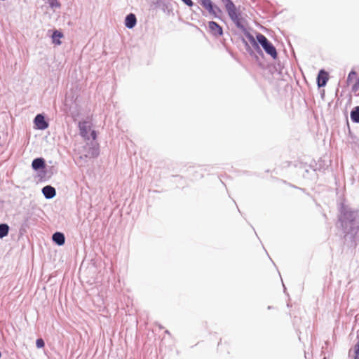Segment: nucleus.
I'll return each instance as SVG.
<instances>
[{"label":"nucleus","instance_id":"f257e3e1","mask_svg":"<svg viewBox=\"0 0 359 359\" xmlns=\"http://www.w3.org/2000/svg\"><path fill=\"white\" fill-rule=\"evenodd\" d=\"M339 222L345 242L351 247H355L359 242V211L341 203Z\"/></svg>","mask_w":359,"mask_h":359},{"label":"nucleus","instance_id":"f03ea898","mask_svg":"<svg viewBox=\"0 0 359 359\" xmlns=\"http://www.w3.org/2000/svg\"><path fill=\"white\" fill-rule=\"evenodd\" d=\"M256 38L266 53L276 60L278 57V53L273 44L261 33H257Z\"/></svg>","mask_w":359,"mask_h":359},{"label":"nucleus","instance_id":"7ed1b4c3","mask_svg":"<svg viewBox=\"0 0 359 359\" xmlns=\"http://www.w3.org/2000/svg\"><path fill=\"white\" fill-rule=\"evenodd\" d=\"M226 11L230 19L233 22L236 27L241 30L244 29L245 27L243 25V22L245 20L241 16V13L236 10V6H233V8H229Z\"/></svg>","mask_w":359,"mask_h":359},{"label":"nucleus","instance_id":"20e7f679","mask_svg":"<svg viewBox=\"0 0 359 359\" xmlns=\"http://www.w3.org/2000/svg\"><path fill=\"white\" fill-rule=\"evenodd\" d=\"M46 161L42 157L34 158L32 162V168L35 171H39V175L42 178L46 174Z\"/></svg>","mask_w":359,"mask_h":359},{"label":"nucleus","instance_id":"39448f33","mask_svg":"<svg viewBox=\"0 0 359 359\" xmlns=\"http://www.w3.org/2000/svg\"><path fill=\"white\" fill-rule=\"evenodd\" d=\"M34 128L37 130H44L49 126L48 122L46 121L43 114H38L34 118Z\"/></svg>","mask_w":359,"mask_h":359},{"label":"nucleus","instance_id":"423d86ee","mask_svg":"<svg viewBox=\"0 0 359 359\" xmlns=\"http://www.w3.org/2000/svg\"><path fill=\"white\" fill-rule=\"evenodd\" d=\"M208 28L210 34L215 37L223 35L222 27L215 21H210L208 22Z\"/></svg>","mask_w":359,"mask_h":359},{"label":"nucleus","instance_id":"0eeeda50","mask_svg":"<svg viewBox=\"0 0 359 359\" xmlns=\"http://www.w3.org/2000/svg\"><path fill=\"white\" fill-rule=\"evenodd\" d=\"M327 81L328 74L324 69L320 70L317 76L318 86L319 88L325 86Z\"/></svg>","mask_w":359,"mask_h":359},{"label":"nucleus","instance_id":"6e6552de","mask_svg":"<svg viewBox=\"0 0 359 359\" xmlns=\"http://www.w3.org/2000/svg\"><path fill=\"white\" fill-rule=\"evenodd\" d=\"M41 191L46 199H52L56 196V190L51 185L43 187Z\"/></svg>","mask_w":359,"mask_h":359},{"label":"nucleus","instance_id":"1a4fd4ad","mask_svg":"<svg viewBox=\"0 0 359 359\" xmlns=\"http://www.w3.org/2000/svg\"><path fill=\"white\" fill-rule=\"evenodd\" d=\"M53 242L58 246H62L65 243V236L60 231L55 232L52 236Z\"/></svg>","mask_w":359,"mask_h":359},{"label":"nucleus","instance_id":"9d476101","mask_svg":"<svg viewBox=\"0 0 359 359\" xmlns=\"http://www.w3.org/2000/svg\"><path fill=\"white\" fill-rule=\"evenodd\" d=\"M125 26L128 29H133L137 24V18L134 13H129L125 18Z\"/></svg>","mask_w":359,"mask_h":359},{"label":"nucleus","instance_id":"9b49d317","mask_svg":"<svg viewBox=\"0 0 359 359\" xmlns=\"http://www.w3.org/2000/svg\"><path fill=\"white\" fill-rule=\"evenodd\" d=\"M243 43L244 44L245 46V50L246 51L251 55V56H255L257 57V55H255V53L257 54H258L259 56L261 57H264V53H263V51L261 49V48H259V50H257L255 51H254L252 48L250 46L249 43L247 42V41L244 39V38H242L241 39Z\"/></svg>","mask_w":359,"mask_h":359},{"label":"nucleus","instance_id":"f8f14e48","mask_svg":"<svg viewBox=\"0 0 359 359\" xmlns=\"http://www.w3.org/2000/svg\"><path fill=\"white\" fill-rule=\"evenodd\" d=\"M199 3L212 15L215 4L211 0H199Z\"/></svg>","mask_w":359,"mask_h":359},{"label":"nucleus","instance_id":"ddd939ff","mask_svg":"<svg viewBox=\"0 0 359 359\" xmlns=\"http://www.w3.org/2000/svg\"><path fill=\"white\" fill-rule=\"evenodd\" d=\"M79 134L80 135L87 140H89V137L88 135V126L87 123L85 121L79 123Z\"/></svg>","mask_w":359,"mask_h":359},{"label":"nucleus","instance_id":"4468645a","mask_svg":"<svg viewBox=\"0 0 359 359\" xmlns=\"http://www.w3.org/2000/svg\"><path fill=\"white\" fill-rule=\"evenodd\" d=\"M352 122L359 123V106L353 107L350 113Z\"/></svg>","mask_w":359,"mask_h":359},{"label":"nucleus","instance_id":"2eb2a0df","mask_svg":"<svg viewBox=\"0 0 359 359\" xmlns=\"http://www.w3.org/2000/svg\"><path fill=\"white\" fill-rule=\"evenodd\" d=\"M62 37H63V34L58 30H55L52 34L53 43L57 45H60L62 42L60 39Z\"/></svg>","mask_w":359,"mask_h":359},{"label":"nucleus","instance_id":"dca6fc26","mask_svg":"<svg viewBox=\"0 0 359 359\" xmlns=\"http://www.w3.org/2000/svg\"><path fill=\"white\" fill-rule=\"evenodd\" d=\"M9 229V226L7 224H0V238L6 237L8 234Z\"/></svg>","mask_w":359,"mask_h":359},{"label":"nucleus","instance_id":"f3484780","mask_svg":"<svg viewBox=\"0 0 359 359\" xmlns=\"http://www.w3.org/2000/svg\"><path fill=\"white\" fill-rule=\"evenodd\" d=\"M212 16H213L215 18H217V19H219V20H222V19L223 11L216 4L214 6L213 13L212 14Z\"/></svg>","mask_w":359,"mask_h":359},{"label":"nucleus","instance_id":"a211bd4d","mask_svg":"<svg viewBox=\"0 0 359 359\" xmlns=\"http://www.w3.org/2000/svg\"><path fill=\"white\" fill-rule=\"evenodd\" d=\"M241 31L243 32L245 37L249 40L250 43L255 40L253 35L250 34V32L246 29V27H245L244 29H242Z\"/></svg>","mask_w":359,"mask_h":359},{"label":"nucleus","instance_id":"6ab92c4d","mask_svg":"<svg viewBox=\"0 0 359 359\" xmlns=\"http://www.w3.org/2000/svg\"><path fill=\"white\" fill-rule=\"evenodd\" d=\"M48 4L51 8H60L61 6L58 0H48Z\"/></svg>","mask_w":359,"mask_h":359},{"label":"nucleus","instance_id":"aec40b11","mask_svg":"<svg viewBox=\"0 0 359 359\" xmlns=\"http://www.w3.org/2000/svg\"><path fill=\"white\" fill-rule=\"evenodd\" d=\"M352 92L355 93V95H359V79H358L357 81L353 85Z\"/></svg>","mask_w":359,"mask_h":359},{"label":"nucleus","instance_id":"412c9836","mask_svg":"<svg viewBox=\"0 0 359 359\" xmlns=\"http://www.w3.org/2000/svg\"><path fill=\"white\" fill-rule=\"evenodd\" d=\"M221 1L224 4L226 10H229V8H233V6H235V4L232 1V0H221Z\"/></svg>","mask_w":359,"mask_h":359},{"label":"nucleus","instance_id":"4be33fe9","mask_svg":"<svg viewBox=\"0 0 359 359\" xmlns=\"http://www.w3.org/2000/svg\"><path fill=\"white\" fill-rule=\"evenodd\" d=\"M36 346L38 348H42L45 346V342L42 338H39L36 341Z\"/></svg>","mask_w":359,"mask_h":359},{"label":"nucleus","instance_id":"5701e85b","mask_svg":"<svg viewBox=\"0 0 359 359\" xmlns=\"http://www.w3.org/2000/svg\"><path fill=\"white\" fill-rule=\"evenodd\" d=\"M355 356L354 359H359V340L354 347Z\"/></svg>","mask_w":359,"mask_h":359},{"label":"nucleus","instance_id":"b1692460","mask_svg":"<svg viewBox=\"0 0 359 359\" xmlns=\"http://www.w3.org/2000/svg\"><path fill=\"white\" fill-rule=\"evenodd\" d=\"M252 48H254L255 51L257 50H259V43H258V41L257 39V40H255L253 41L252 42L250 43Z\"/></svg>","mask_w":359,"mask_h":359},{"label":"nucleus","instance_id":"393cba45","mask_svg":"<svg viewBox=\"0 0 359 359\" xmlns=\"http://www.w3.org/2000/svg\"><path fill=\"white\" fill-rule=\"evenodd\" d=\"M182 1L185 4L187 5V6L189 7H193L194 5V2L192 1V0H182Z\"/></svg>","mask_w":359,"mask_h":359},{"label":"nucleus","instance_id":"a878e982","mask_svg":"<svg viewBox=\"0 0 359 359\" xmlns=\"http://www.w3.org/2000/svg\"><path fill=\"white\" fill-rule=\"evenodd\" d=\"M356 76V72L353 70L351 71L348 75L347 81H351L353 77Z\"/></svg>","mask_w":359,"mask_h":359},{"label":"nucleus","instance_id":"bb28decb","mask_svg":"<svg viewBox=\"0 0 359 359\" xmlns=\"http://www.w3.org/2000/svg\"><path fill=\"white\" fill-rule=\"evenodd\" d=\"M99 155V150L98 149L92 148V156L93 157H97Z\"/></svg>","mask_w":359,"mask_h":359},{"label":"nucleus","instance_id":"cd10ccee","mask_svg":"<svg viewBox=\"0 0 359 359\" xmlns=\"http://www.w3.org/2000/svg\"><path fill=\"white\" fill-rule=\"evenodd\" d=\"M309 167L313 169V171L319 170L320 168L318 167V165L316 163H314V164H311Z\"/></svg>","mask_w":359,"mask_h":359},{"label":"nucleus","instance_id":"c85d7f7f","mask_svg":"<svg viewBox=\"0 0 359 359\" xmlns=\"http://www.w3.org/2000/svg\"><path fill=\"white\" fill-rule=\"evenodd\" d=\"M90 136L92 137L93 140H95L96 137H97V133H96V131L95 130H92L91 133H90Z\"/></svg>","mask_w":359,"mask_h":359},{"label":"nucleus","instance_id":"c756f323","mask_svg":"<svg viewBox=\"0 0 359 359\" xmlns=\"http://www.w3.org/2000/svg\"><path fill=\"white\" fill-rule=\"evenodd\" d=\"M165 333H166V334H170V332H169V331H168V330H166V331H165Z\"/></svg>","mask_w":359,"mask_h":359},{"label":"nucleus","instance_id":"7c9ffc66","mask_svg":"<svg viewBox=\"0 0 359 359\" xmlns=\"http://www.w3.org/2000/svg\"><path fill=\"white\" fill-rule=\"evenodd\" d=\"M268 309H271V306H268Z\"/></svg>","mask_w":359,"mask_h":359},{"label":"nucleus","instance_id":"2f4dec72","mask_svg":"<svg viewBox=\"0 0 359 359\" xmlns=\"http://www.w3.org/2000/svg\"><path fill=\"white\" fill-rule=\"evenodd\" d=\"M358 79H359V76H358Z\"/></svg>","mask_w":359,"mask_h":359}]
</instances>
